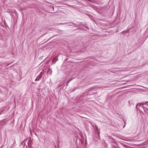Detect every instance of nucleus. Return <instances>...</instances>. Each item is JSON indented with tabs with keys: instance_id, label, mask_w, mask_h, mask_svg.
<instances>
[{
	"instance_id": "obj_1",
	"label": "nucleus",
	"mask_w": 148,
	"mask_h": 148,
	"mask_svg": "<svg viewBox=\"0 0 148 148\" xmlns=\"http://www.w3.org/2000/svg\"><path fill=\"white\" fill-rule=\"evenodd\" d=\"M45 72H46V73L49 75H51L52 73V71L50 68H48L47 69H43L40 73V74L38 75V81L42 77L43 74Z\"/></svg>"
},
{
	"instance_id": "obj_2",
	"label": "nucleus",
	"mask_w": 148,
	"mask_h": 148,
	"mask_svg": "<svg viewBox=\"0 0 148 148\" xmlns=\"http://www.w3.org/2000/svg\"><path fill=\"white\" fill-rule=\"evenodd\" d=\"M61 24L62 25H66V24H68V25L69 26H73V24L76 25L75 23H71V22H66L65 23H61Z\"/></svg>"
},
{
	"instance_id": "obj_3",
	"label": "nucleus",
	"mask_w": 148,
	"mask_h": 148,
	"mask_svg": "<svg viewBox=\"0 0 148 148\" xmlns=\"http://www.w3.org/2000/svg\"><path fill=\"white\" fill-rule=\"evenodd\" d=\"M140 103H138L137 104V105L136 106V108L137 109L139 110V106H140Z\"/></svg>"
},
{
	"instance_id": "obj_4",
	"label": "nucleus",
	"mask_w": 148,
	"mask_h": 148,
	"mask_svg": "<svg viewBox=\"0 0 148 148\" xmlns=\"http://www.w3.org/2000/svg\"><path fill=\"white\" fill-rule=\"evenodd\" d=\"M42 62H42L40 63L39 65L38 66L39 67L42 66L43 64H42Z\"/></svg>"
},
{
	"instance_id": "obj_5",
	"label": "nucleus",
	"mask_w": 148,
	"mask_h": 148,
	"mask_svg": "<svg viewBox=\"0 0 148 148\" xmlns=\"http://www.w3.org/2000/svg\"><path fill=\"white\" fill-rule=\"evenodd\" d=\"M148 103V101H144L143 102L141 103L143 105V104H147V103Z\"/></svg>"
},
{
	"instance_id": "obj_6",
	"label": "nucleus",
	"mask_w": 148,
	"mask_h": 148,
	"mask_svg": "<svg viewBox=\"0 0 148 148\" xmlns=\"http://www.w3.org/2000/svg\"><path fill=\"white\" fill-rule=\"evenodd\" d=\"M96 130L98 132V134H99V130H98V128L97 127H96Z\"/></svg>"
},
{
	"instance_id": "obj_7",
	"label": "nucleus",
	"mask_w": 148,
	"mask_h": 148,
	"mask_svg": "<svg viewBox=\"0 0 148 148\" xmlns=\"http://www.w3.org/2000/svg\"><path fill=\"white\" fill-rule=\"evenodd\" d=\"M70 79V80L68 81L67 82V84H68V83H69L72 80V79Z\"/></svg>"
},
{
	"instance_id": "obj_8",
	"label": "nucleus",
	"mask_w": 148,
	"mask_h": 148,
	"mask_svg": "<svg viewBox=\"0 0 148 148\" xmlns=\"http://www.w3.org/2000/svg\"><path fill=\"white\" fill-rule=\"evenodd\" d=\"M56 59H53V60H52V61L53 62H54V60H55Z\"/></svg>"
},
{
	"instance_id": "obj_9",
	"label": "nucleus",
	"mask_w": 148,
	"mask_h": 148,
	"mask_svg": "<svg viewBox=\"0 0 148 148\" xmlns=\"http://www.w3.org/2000/svg\"><path fill=\"white\" fill-rule=\"evenodd\" d=\"M37 80V78L35 80L36 81Z\"/></svg>"
},
{
	"instance_id": "obj_10",
	"label": "nucleus",
	"mask_w": 148,
	"mask_h": 148,
	"mask_svg": "<svg viewBox=\"0 0 148 148\" xmlns=\"http://www.w3.org/2000/svg\"><path fill=\"white\" fill-rule=\"evenodd\" d=\"M125 127V125L123 127Z\"/></svg>"
}]
</instances>
